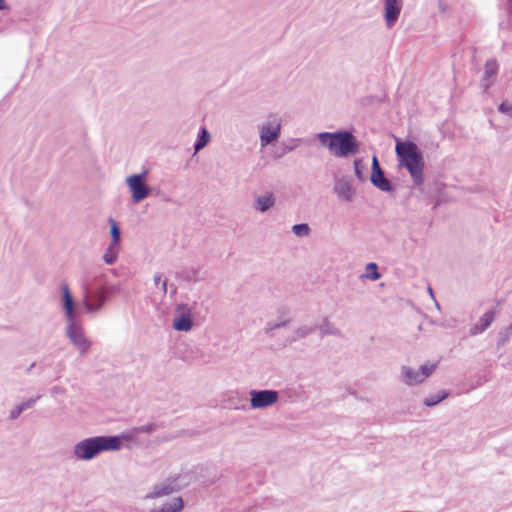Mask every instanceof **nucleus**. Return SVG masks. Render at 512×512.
<instances>
[{"label":"nucleus","instance_id":"obj_1","mask_svg":"<svg viewBox=\"0 0 512 512\" xmlns=\"http://www.w3.org/2000/svg\"><path fill=\"white\" fill-rule=\"evenodd\" d=\"M62 308L66 316V336L80 354L88 353L91 341L86 337L83 327L77 321L74 299L67 284L61 285Z\"/></svg>","mask_w":512,"mask_h":512},{"label":"nucleus","instance_id":"obj_2","mask_svg":"<svg viewBox=\"0 0 512 512\" xmlns=\"http://www.w3.org/2000/svg\"><path fill=\"white\" fill-rule=\"evenodd\" d=\"M399 165L408 170L414 185L424 182V159L420 148L412 141H397L395 147Z\"/></svg>","mask_w":512,"mask_h":512},{"label":"nucleus","instance_id":"obj_3","mask_svg":"<svg viewBox=\"0 0 512 512\" xmlns=\"http://www.w3.org/2000/svg\"><path fill=\"white\" fill-rule=\"evenodd\" d=\"M319 142L327 147L330 153L338 158H347L359 152L360 145L352 132L339 130L317 134Z\"/></svg>","mask_w":512,"mask_h":512},{"label":"nucleus","instance_id":"obj_4","mask_svg":"<svg viewBox=\"0 0 512 512\" xmlns=\"http://www.w3.org/2000/svg\"><path fill=\"white\" fill-rule=\"evenodd\" d=\"M120 449V438L117 436H93L77 442L73 447V456L77 460L89 461L102 452Z\"/></svg>","mask_w":512,"mask_h":512},{"label":"nucleus","instance_id":"obj_5","mask_svg":"<svg viewBox=\"0 0 512 512\" xmlns=\"http://www.w3.org/2000/svg\"><path fill=\"white\" fill-rule=\"evenodd\" d=\"M82 289L83 306L86 312L89 314H95L99 312L102 309L104 303L108 299V296L111 292V290L104 285L93 287L86 282L82 284Z\"/></svg>","mask_w":512,"mask_h":512},{"label":"nucleus","instance_id":"obj_6","mask_svg":"<svg viewBox=\"0 0 512 512\" xmlns=\"http://www.w3.org/2000/svg\"><path fill=\"white\" fill-rule=\"evenodd\" d=\"M148 171L133 174L126 178V184L131 192L134 203H139L150 195L151 188L146 183Z\"/></svg>","mask_w":512,"mask_h":512},{"label":"nucleus","instance_id":"obj_7","mask_svg":"<svg viewBox=\"0 0 512 512\" xmlns=\"http://www.w3.org/2000/svg\"><path fill=\"white\" fill-rule=\"evenodd\" d=\"M437 364L421 365L419 369H413L408 366L401 368L402 381L408 385L413 386L424 382L435 370Z\"/></svg>","mask_w":512,"mask_h":512},{"label":"nucleus","instance_id":"obj_8","mask_svg":"<svg viewBox=\"0 0 512 512\" xmlns=\"http://www.w3.org/2000/svg\"><path fill=\"white\" fill-rule=\"evenodd\" d=\"M333 192L342 202L351 203L356 197V187L351 176H336L334 178Z\"/></svg>","mask_w":512,"mask_h":512},{"label":"nucleus","instance_id":"obj_9","mask_svg":"<svg viewBox=\"0 0 512 512\" xmlns=\"http://www.w3.org/2000/svg\"><path fill=\"white\" fill-rule=\"evenodd\" d=\"M250 405L253 409H265L273 406L279 399V392L271 389L251 390Z\"/></svg>","mask_w":512,"mask_h":512},{"label":"nucleus","instance_id":"obj_10","mask_svg":"<svg viewBox=\"0 0 512 512\" xmlns=\"http://www.w3.org/2000/svg\"><path fill=\"white\" fill-rule=\"evenodd\" d=\"M281 133V121L276 117L272 116L269 120L260 126V144L262 147H266L272 142L276 141L280 137Z\"/></svg>","mask_w":512,"mask_h":512},{"label":"nucleus","instance_id":"obj_11","mask_svg":"<svg viewBox=\"0 0 512 512\" xmlns=\"http://www.w3.org/2000/svg\"><path fill=\"white\" fill-rule=\"evenodd\" d=\"M371 183L383 192H392L394 190L391 181L386 178L384 171L382 170L377 156L372 157V171L370 175Z\"/></svg>","mask_w":512,"mask_h":512},{"label":"nucleus","instance_id":"obj_12","mask_svg":"<svg viewBox=\"0 0 512 512\" xmlns=\"http://www.w3.org/2000/svg\"><path fill=\"white\" fill-rule=\"evenodd\" d=\"M191 308L187 304H178L176 315L173 320V328L176 331L188 332L193 327V318Z\"/></svg>","mask_w":512,"mask_h":512},{"label":"nucleus","instance_id":"obj_13","mask_svg":"<svg viewBox=\"0 0 512 512\" xmlns=\"http://www.w3.org/2000/svg\"><path fill=\"white\" fill-rule=\"evenodd\" d=\"M179 477V475L169 477L164 482L154 485L153 490L150 493H148L145 498H160L162 496H167L172 494L173 492L179 491L181 489V485L177 484Z\"/></svg>","mask_w":512,"mask_h":512},{"label":"nucleus","instance_id":"obj_14","mask_svg":"<svg viewBox=\"0 0 512 512\" xmlns=\"http://www.w3.org/2000/svg\"><path fill=\"white\" fill-rule=\"evenodd\" d=\"M401 10V0H384V19L388 28H391L397 22Z\"/></svg>","mask_w":512,"mask_h":512},{"label":"nucleus","instance_id":"obj_15","mask_svg":"<svg viewBox=\"0 0 512 512\" xmlns=\"http://www.w3.org/2000/svg\"><path fill=\"white\" fill-rule=\"evenodd\" d=\"M499 65L495 59H488L484 66V75L481 80V86L484 90L490 88L494 82V78L498 74Z\"/></svg>","mask_w":512,"mask_h":512},{"label":"nucleus","instance_id":"obj_16","mask_svg":"<svg viewBox=\"0 0 512 512\" xmlns=\"http://www.w3.org/2000/svg\"><path fill=\"white\" fill-rule=\"evenodd\" d=\"M276 203V198L272 192L258 195L254 200V209L258 212L265 213L270 210Z\"/></svg>","mask_w":512,"mask_h":512},{"label":"nucleus","instance_id":"obj_17","mask_svg":"<svg viewBox=\"0 0 512 512\" xmlns=\"http://www.w3.org/2000/svg\"><path fill=\"white\" fill-rule=\"evenodd\" d=\"M494 318V311H487L480 317L479 321L471 327L470 334L474 336L483 333L492 324Z\"/></svg>","mask_w":512,"mask_h":512},{"label":"nucleus","instance_id":"obj_18","mask_svg":"<svg viewBox=\"0 0 512 512\" xmlns=\"http://www.w3.org/2000/svg\"><path fill=\"white\" fill-rule=\"evenodd\" d=\"M178 278L188 283H195L203 279L199 268H187L179 272Z\"/></svg>","mask_w":512,"mask_h":512},{"label":"nucleus","instance_id":"obj_19","mask_svg":"<svg viewBox=\"0 0 512 512\" xmlns=\"http://www.w3.org/2000/svg\"><path fill=\"white\" fill-rule=\"evenodd\" d=\"M183 506V499L181 497H175L170 503H165L162 507L152 509L150 512H180Z\"/></svg>","mask_w":512,"mask_h":512},{"label":"nucleus","instance_id":"obj_20","mask_svg":"<svg viewBox=\"0 0 512 512\" xmlns=\"http://www.w3.org/2000/svg\"><path fill=\"white\" fill-rule=\"evenodd\" d=\"M210 141V133L207 131L205 127H201L199 133L197 135V139L194 142L193 148L197 153L202 150Z\"/></svg>","mask_w":512,"mask_h":512},{"label":"nucleus","instance_id":"obj_21","mask_svg":"<svg viewBox=\"0 0 512 512\" xmlns=\"http://www.w3.org/2000/svg\"><path fill=\"white\" fill-rule=\"evenodd\" d=\"M317 329V326L303 325L294 331V334L288 338V342L292 343L302 338H305L309 334L313 333Z\"/></svg>","mask_w":512,"mask_h":512},{"label":"nucleus","instance_id":"obj_22","mask_svg":"<svg viewBox=\"0 0 512 512\" xmlns=\"http://www.w3.org/2000/svg\"><path fill=\"white\" fill-rule=\"evenodd\" d=\"M506 345H512V325L501 331L497 339V349H500Z\"/></svg>","mask_w":512,"mask_h":512},{"label":"nucleus","instance_id":"obj_23","mask_svg":"<svg viewBox=\"0 0 512 512\" xmlns=\"http://www.w3.org/2000/svg\"><path fill=\"white\" fill-rule=\"evenodd\" d=\"M449 396V392L448 391H440L436 394H433V395H430L428 397H426L423 401L424 405L427 406V407H433L437 404H439L441 401H443L444 399H446L447 397Z\"/></svg>","mask_w":512,"mask_h":512},{"label":"nucleus","instance_id":"obj_24","mask_svg":"<svg viewBox=\"0 0 512 512\" xmlns=\"http://www.w3.org/2000/svg\"><path fill=\"white\" fill-rule=\"evenodd\" d=\"M320 331V335L323 337L325 335H334L340 336L341 331L336 328L331 322L327 319H324L323 323L318 327Z\"/></svg>","mask_w":512,"mask_h":512},{"label":"nucleus","instance_id":"obj_25","mask_svg":"<svg viewBox=\"0 0 512 512\" xmlns=\"http://www.w3.org/2000/svg\"><path fill=\"white\" fill-rule=\"evenodd\" d=\"M354 173L356 178L360 181H366L367 180V166L364 164V162L361 159H355L354 160Z\"/></svg>","mask_w":512,"mask_h":512},{"label":"nucleus","instance_id":"obj_26","mask_svg":"<svg viewBox=\"0 0 512 512\" xmlns=\"http://www.w3.org/2000/svg\"><path fill=\"white\" fill-rule=\"evenodd\" d=\"M109 223H110V234H111V238H112L110 244L119 246V243L121 241L120 227L117 224V222L112 218L109 219Z\"/></svg>","mask_w":512,"mask_h":512},{"label":"nucleus","instance_id":"obj_27","mask_svg":"<svg viewBox=\"0 0 512 512\" xmlns=\"http://www.w3.org/2000/svg\"><path fill=\"white\" fill-rule=\"evenodd\" d=\"M117 255L118 246L110 244L103 255V260L106 264L111 265L117 260Z\"/></svg>","mask_w":512,"mask_h":512},{"label":"nucleus","instance_id":"obj_28","mask_svg":"<svg viewBox=\"0 0 512 512\" xmlns=\"http://www.w3.org/2000/svg\"><path fill=\"white\" fill-rule=\"evenodd\" d=\"M292 232L298 237H305L309 235L310 227L306 223L295 224L292 227Z\"/></svg>","mask_w":512,"mask_h":512},{"label":"nucleus","instance_id":"obj_29","mask_svg":"<svg viewBox=\"0 0 512 512\" xmlns=\"http://www.w3.org/2000/svg\"><path fill=\"white\" fill-rule=\"evenodd\" d=\"M366 271L369 272L367 277L373 281H376L381 277V274L378 271V266L374 262H370L366 265Z\"/></svg>","mask_w":512,"mask_h":512},{"label":"nucleus","instance_id":"obj_30","mask_svg":"<svg viewBox=\"0 0 512 512\" xmlns=\"http://www.w3.org/2000/svg\"><path fill=\"white\" fill-rule=\"evenodd\" d=\"M157 428H158V425H157V424H155V423H150V424H147V425H142V426L134 427V433H137V435H139V434H141V433L151 434V433H153Z\"/></svg>","mask_w":512,"mask_h":512},{"label":"nucleus","instance_id":"obj_31","mask_svg":"<svg viewBox=\"0 0 512 512\" xmlns=\"http://www.w3.org/2000/svg\"><path fill=\"white\" fill-rule=\"evenodd\" d=\"M498 110L502 114L512 117V103L504 101L499 105Z\"/></svg>","mask_w":512,"mask_h":512},{"label":"nucleus","instance_id":"obj_32","mask_svg":"<svg viewBox=\"0 0 512 512\" xmlns=\"http://www.w3.org/2000/svg\"><path fill=\"white\" fill-rule=\"evenodd\" d=\"M117 437L120 438V447L122 446V441L125 440V441H130L132 440L135 436H137V433H134V428H132L131 430L127 431V432H124L122 433L121 435H116Z\"/></svg>","mask_w":512,"mask_h":512},{"label":"nucleus","instance_id":"obj_33","mask_svg":"<svg viewBox=\"0 0 512 512\" xmlns=\"http://www.w3.org/2000/svg\"><path fill=\"white\" fill-rule=\"evenodd\" d=\"M41 398V395H38L34 398H30L22 403H20V406L22 407L23 411L29 409V408H32L35 403L37 402V400H39Z\"/></svg>","mask_w":512,"mask_h":512},{"label":"nucleus","instance_id":"obj_34","mask_svg":"<svg viewBox=\"0 0 512 512\" xmlns=\"http://www.w3.org/2000/svg\"><path fill=\"white\" fill-rule=\"evenodd\" d=\"M22 412H23V409L20 406V404L15 405L14 408L9 413V419L10 420L17 419Z\"/></svg>","mask_w":512,"mask_h":512},{"label":"nucleus","instance_id":"obj_35","mask_svg":"<svg viewBox=\"0 0 512 512\" xmlns=\"http://www.w3.org/2000/svg\"><path fill=\"white\" fill-rule=\"evenodd\" d=\"M286 324H287V321H282L279 323H268L266 329H267V331H273L275 329L285 326Z\"/></svg>","mask_w":512,"mask_h":512},{"label":"nucleus","instance_id":"obj_36","mask_svg":"<svg viewBox=\"0 0 512 512\" xmlns=\"http://www.w3.org/2000/svg\"><path fill=\"white\" fill-rule=\"evenodd\" d=\"M164 278L162 277L161 273H155L153 277L154 284L156 286H159Z\"/></svg>","mask_w":512,"mask_h":512},{"label":"nucleus","instance_id":"obj_37","mask_svg":"<svg viewBox=\"0 0 512 512\" xmlns=\"http://www.w3.org/2000/svg\"><path fill=\"white\" fill-rule=\"evenodd\" d=\"M159 288H160V290H161V292H162L163 294H166V293H167V291H168V286H167V279H166V278H164V279L162 280V282H161V283H160V285H159Z\"/></svg>","mask_w":512,"mask_h":512},{"label":"nucleus","instance_id":"obj_38","mask_svg":"<svg viewBox=\"0 0 512 512\" xmlns=\"http://www.w3.org/2000/svg\"><path fill=\"white\" fill-rule=\"evenodd\" d=\"M9 9H10V7L6 3V1L5 0H0V11H2V10H9Z\"/></svg>","mask_w":512,"mask_h":512},{"label":"nucleus","instance_id":"obj_39","mask_svg":"<svg viewBox=\"0 0 512 512\" xmlns=\"http://www.w3.org/2000/svg\"><path fill=\"white\" fill-rule=\"evenodd\" d=\"M176 290H177V289H176V287H175L174 285H171V286H170V293H171L172 295L176 293Z\"/></svg>","mask_w":512,"mask_h":512},{"label":"nucleus","instance_id":"obj_40","mask_svg":"<svg viewBox=\"0 0 512 512\" xmlns=\"http://www.w3.org/2000/svg\"><path fill=\"white\" fill-rule=\"evenodd\" d=\"M294 149V147H289L287 146L284 150V152H289V151H292Z\"/></svg>","mask_w":512,"mask_h":512},{"label":"nucleus","instance_id":"obj_41","mask_svg":"<svg viewBox=\"0 0 512 512\" xmlns=\"http://www.w3.org/2000/svg\"><path fill=\"white\" fill-rule=\"evenodd\" d=\"M428 290H429V294H430V295H431V296H432V297L434 298V295H433V290H432V288H431V287H429V288H428Z\"/></svg>","mask_w":512,"mask_h":512},{"label":"nucleus","instance_id":"obj_42","mask_svg":"<svg viewBox=\"0 0 512 512\" xmlns=\"http://www.w3.org/2000/svg\"><path fill=\"white\" fill-rule=\"evenodd\" d=\"M35 366V363H32L29 368H28V371H31V369H33V367Z\"/></svg>","mask_w":512,"mask_h":512},{"label":"nucleus","instance_id":"obj_43","mask_svg":"<svg viewBox=\"0 0 512 512\" xmlns=\"http://www.w3.org/2000/svg\"><path fill=\"white\" fill-rule=\"evenodd\" d=\"M435 305H436V308L439 310L440 309V305L437 302H435Z\"/></svg>","mask_w":512,"mask_h":512}]
</instances>
